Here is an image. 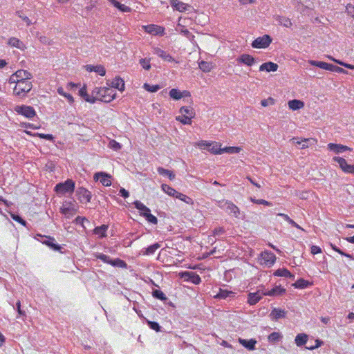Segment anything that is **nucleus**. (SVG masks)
Returning a JSON list of instances; mask_svg holds the SVG:
<instances>
[{
  "label": "nucleus",
  "instance_id": "f257e3e1",
  "mask_svg": "<svg viewBox=\"0 0 354 354\" xmlns=\"http://www.w3.org/2000/svg\"><path fill=\"white\" fill-rule=\"evenodd\" d=\"M32 84L29 80H19L13 89V94L20 98L26 97V94L31 91Z\"/></svg>",
  "mask_w": 354,
  "mask_h": 354
},
{
  "label": "nucleus",
  "instance_id": "f03ea898",
  "mask_svg": "<svg viewBox=\"0 0 354 354\" xmlns=\"http://www.w3.org/2000/svg\"><path fill=\"white\" fill-rule=\"evenodd\" d=\"M75 190V182L71 179H67L64 183H60L55 187V191L58 194H72Z\"/></svg>",
  "mask_w": 354,
  "mask_h": 354
},
{
  "label": "nucleus",
  "instance_id": "7ed1b4c3",
  "mask_svg": "<svg viewBox=\"0 0 354 354\" xmlns=\"http://www.w3.org/2000/svg\"><path fill=\"white\" fill-rule=\"evenodd\" d=\"M308 62L312 66H317V67L324 69V70L333 71V72H336L338 73H347L346 71H345L344 68H342L339 66H335V65H333L331 64H328V63H326L324 62L310 60Z\"/></svg>",
  "mask_w": 354,
  "mask_h": 354
},
{
  "label": "nucleus",
  "instance_id": "20e7f679",
  "mask_svg": "<svg viewBox=\"0 0 354 354\" xmlns=\"http://www.w3.org/2000/svg\"><path fill=\"white\" fill-rule=\"evenodd\" d=\"M77 209L75 207L74 201H64L60 207V212L65 215L66 218L73 216Z\"/></svg>",
  "mask_w": 354,
  "mask_h": 354
},
{
  "label": "nucleus",
  "instance_id": "39448f33",
  "mask_svg": "<svg viewBox=\"0 0 354 354\" xmlns=\"http://www.w3.org/2000/svg\"><path fill=\"white\" fill-rule=\"evenodd\" d=\"M15 111L20 115H24V117L31 119L36 115V111L32 106H26V105H21L17 106L15 108Z\"/></svg>",
  "mask_w": 354,
  "mask_h": 354
},
{
  "label": "nucleus",
  "instance_id": "423d86ee",
  "mask_svg": "<svg viewBox=\"0 0 354 354\" xmlns=\"http://www.w3.org/2000/svg\"><path fill=\"white\" fill-rule=\"evenodd\" d=\"M272 42V39L268 35H264L254 39L252 43V46L255 48H265Z\"/></svg>",
  "mask_w": 354,
  "mask_h": 354
},
{
  "label": "nucleus",
  "instance_id": "0eeeda50",
  "mask_svg": "<svg viewBox=\"0 0 354 354\" xmlns=\"http://www.w3.org/2000/svg\"><path fill=\"white\" fill-rule=\"evenodd\" d=\"M333 160L339 164L340 168L344 172L354 174V165L348 164L344 158L339 156L334 157Z\"/></svg>",
  "mask_w": 354,
  "mask_h": 354
},
{
  "label": "nucleus",
  "instance_id": "6e6552de",
  "mask_svg": "<svg viewBox=\"0 0 354 354\" xmlns=\"http://www.w3.org/2000/svg\"><path fill=\"white\" fill-rule=\"evenodd\" d=\"M76 195L77 196L78 200L82 203H89L92 196L91 192L82 187L77 189Z\"/></svg>",
  "mask_w": 354,
  "mask_h": 354
},
{
  "label": "nucleus",
  "instance_id": "1a4fd4ad",
  "mask_svg": "<svg viewBox=\"0 0 354 354\" xmlns=\"http://www.w3.org/2000/svg\"><path fill=\"white\" fill-rule=\"evenodd\" d=\"M260 261L261 264L265 265L267 267H270L276 261V257L271 252H263L261 254Z\"/></svg>",
  "mask_w": 354,
  "mask_h": 354
},
{
  "label": "nucleus",
  "instance_id": "9d476101",
  "mask_svg": "<svg viewBox=\"0 0 354 354\" xmlns=\"http://www.w3.org/2000/svg\"><path fill=\"white\" fill-rule=\"evenodd\" d=\"M219 206L230 211V213H233L235 217H238L240 212L239 207L234 203L228 201H220Z\"/></svg>",
  "mask_w": 354,
  "mask_h": 354
},
{
  "label": "nucleus",
  "instance_id": "9b49d317",
  "mask_svg": "<svg viewBox=\"0 0 354 354\" xmlns=\"http://www.w3.org/2000/svg\"><path fill=\"white\" fill-rule=\"evenodd\" d=\"M103 88L104 91L101 93L100 98H99V100L105 102H109L113 100L116 95L115 93H113V90L106 87H104Z\"/></svg>",
  "mask_w": 354,
  "mask_h": 354
},
{
  "label": "nucleus",
  "instance_id": "f8f14e48",
  "mask_svg": "<svg viewBox=\"0 0 354 354\" xmlns=\"http://www.w3.org/2000/svg\"><path fill=\"white\" fill-rule=\"evenodd\" d=\"M100 177L101 178L100 179V183L106 187L110 186L111 185V176L104 173V172H98L95 174L94 175V179L97 180H99Z\"/></svg>",
  "mask_w": 354,
  "mask_h": 354
},
{
  "label": "nucleus",
  "instance_id": "ddd939ff",
  "mask_svg": "<svg viewBox=\"0 0 354 354\" xmlns=\"http://www.w3.org/2000/svg\"><path fill=\"white\" fill-rule=\"evenodd\" d=\"M144 28L146 32L153 35H162L164 34V28L157 25L151 24L144 26Z\"/></svg>",
  "mask_w": 354,
  "mask_h": 354
},
{
  "label": "nucleus",
  "instance_id": "4468645a",
  "mask_svg": "<svg viewBox=\"0 0 354 354\" xmlns=\"http://www.w3.org/2000/svg\"><path fill=\"white\" fill-rule=\"evenodd\" d=\"M181 277L185 281H191L194 284H199L201 281L200 277L193 272H185L182 273Z\"/></svg>",
  "mask_w": 354,
  "mask_h": 354
},
{
  "label": "nucleus",
  "instance_id": "2eb2a0df",
  "mask_svg": "<svg viewBox=\"0 0 354 354\" xmlns=\"http://www.w3.org/2000/svg\"><path fill=\"white\" fill-rule=\"evenodd\" d=\"M237 61L248 66H252L255 63V59L249 54H242L237 58Z\"/></svg>",
  "mask_w": 354,
  "mask_h": 354
},
{
  "label": "nucleus",
  "instance_id": "dca6fc26",
  "mask_svg": "<svg viewBox=\"0 0 354 354\" xmlns=\"http://www.w3.org/2000/svg\"><path fill=\"white\" fill-rule=\"evenodd\" d=\"M328 149L330 151H334L336 153H340L345 151H351L352 149L345 145L340 144L329 143L328 145Z\"/></svg>",
  "mask_w": 354,
  "mask_h": 354
},
{
  "label": "nucleus",
  "instance_id": "f3484780",
  "mask_svg": "<svg viewBox=\"0 0 354 354\" xmlns=\"http://www.w3.org/2000/svg\"><path fill=\"white\" fill-rule=\"evenodd\" d=\"M279 68V66L272 62H268L263 63L259 67L260 71H266V72H274L277 71Z\"/></svg>",
  "mask_w": 354,
  "mask_h": 354
},
{
  "label": "nucleus",
  "instance_id": "a211bd4d",
  "mask_svg": "<svg viewBox=\"0 0 354 354\" xmlns=\"http://www.w3.org/2000/svg\"><path fill=\"white\" fill-rule=\"evenodd\" d=\"M55 240L54 238L50 236H45V239L42 241V243L48 245L49 248L55 251H60L62 247L55 243Z\"/></svg>",
  "mask_w": 354,
  "mask_h": 354
},
{
  "label": "nucleus",
  "instance_id": "6ab92c4d",
  "mask_svg": "<svg viewBox=\"0 0 354 354\" xmlns=\"http://www.w3.org/2000/svg\"><path fill=\"white\" fill-rule=\"evenodd\" d=\"M239 343L250 351H253L255 349V344H257V341L254 339H239Z\"/></svg>",
  "mask_w": 354,
  "mask_h": 354
},
{
  "label": "nucleus",
  "instance_id": "aec40b11",
  "mask_svg": "<svg viewBox=\"0 0 354 354\" xmlns=\"http://www.w3.org/2000/svg\"><path fill=\"white\" fill-rule=\"evenodd\" d=\"M108 85L121 91L124 89V82L120 77H116L110 84L108 83Z\"/></svg>",
  "mask_w": 354,
  "mask_h": 354
},
{
  "label": "nucleus",
  "instance_id": "412c9836",
  "mask_svg": "<svg viewBox=\"0 0 354 354\" xmlns=\"http://www.w3.org/2000/svg\"><path fill=\"white\" fill-rule=\"evenodd\" d=\"M15 75L18 77L19 80L26 81L32 78V74L26 70H18L15 72Z\"/></svg>",
  "mask_w": 354,
  "mask_h": 354
},
{
  "label": "nucleus",
  "instance_id": "4be33fe9",
  "mask_svg": "<svg viewBox=\"0 0 354 354\" xmlns=\"http://www.w3.org/2000/svg\"><path fill=\"white\" fill-rule=\"evenodd\" d=\"M86 68L87 71L92 72L94 71L98 73L101 76H104L106 73V70L104 66L102 65L92 66V65H86Z\"/></svg>",
  "mask_w": 354,
  "mask_h": 354
},
{
  "label": "nucleus",
  "instance_id": "5701e85b",
  "mask_svg": "<svg viewBox=\"0 0 354 354\" xmlns=\"http://www.w3.org/2000/svg\"><path fill=\"white\" fill-rule=\"evenodd\" d=\"M286 315V312L285 310L281 308H274L272 310L270 316L272 319L277 320L279 319L285 317Z\"/></svg>",
  "mask_w": 354,
  "mask_h": 354
},
{
  "label": "nucleus",
  "instance_id": "b1692460",
  "mask_svg": "<svg viewBox=\"0 0 354 354\" xmlns=\"http://www.w3.org/2000/svg\"><path fill=\"white\" fill-rule=\"evenodd\" d=\"M262 298V295L259 294V292H250L248 295V302L250 305L256 304Z\"/></svg>",
  "mask_w": 354,
  "mask_h": 354
},
{
  "label": "nucleus",
  "instance_id": "393cba45",
  "mask_svg": "<svg viewBox=\"0 0 354 354\" xmlns=\"http://www.w3.org/2000/svg\"><path fill=\"white\" fill-rule=\"evenodd\" d=\"M170 4L176 10L183 12L187 10V5L183 2L179 1L178 0H170Z\"/></svg>",
  "mask_w": 354,
  "mask_h": 354
},
{
  "label": "nucleus",
  "instance_id": "a878e982",
  "mask_svg": "<svg viewBox=\"0 0 354 354\" xmlns=\"http://www.w3.org/2000/svg\"><path fill=\"white\" fill-rule=\"evenodd\" d=\"M274 275L277 276V277H287V278H291L292 279H295V275L291 274L290 272L286 268L277 270L274 272Z\"/></svg>",
  "mask_w": 354,
  "mask_h": 354
},
{
  "label": "nucleus",
  "instance_id": "bb28decb",
  "mask_svg": "<svg viewBox=\"0 0 354 354\" xmlns=\"http://www.w3.org/2000/svg\"><path fill=\"white\" fill-rule=\"evenodd\" d=\"M155 53L160 57L162 58L165 61L172 62L174 61V59L169 55L167 54L166 52L162 50L160 48H156L155 50Z\"/></svg>",
  "mask_w": 354,
  "mask_h": 354
},
{
  "label": "nucleus",
  "instance_id": "cd10ccee",
  "mask_svg": "<svg viewBox=\"0 0 354 354\" xmlns=\"http://www.w3.org/2000/svg\"><path fill=\"white\" fill-rule=\"evenodd\" d=\"M304 106L302 101L298 100H292L288 102V106L292 110H298Z\"/></svg>",
  "mask_w": 354,
  "mask_h": 354
},
{
  "label": "nucleus",
  "instance_id": "c85d7f7f",
  "mask_svg": "<svg viewBox=\"0 0 354 354\" xmlns=\"http://www.w3.org/2000/svg\"><path fill=\"white\" fill-rule=\"evenodd\" d=\"M180 112L183 115H187L191 118H193L195 116L194 109L192 106H182L180 109Z\"/></svg>",
  "mask_w": 354,
  "mask_h": 354
},
{
  "label": "nucleus",
  "instance_id": "c756f323",
  "mask_svg": "<svg viewBox=\"0 0 354 354\" xmlns=\"http://www.w3.org/2000/svg\"><path fill=\"white\" fill-rule=\"evenodd\" d=\"M308 340V335L304 333L298 334L295 337V344L297 346L304 345Z\"/></svg>",
  "mask_w": 354,
  "mask_h": 354
},
{
  "label": "nucleus",
  "instance_id": "7c9ffc66",
  "mask_svg": "<svg viewBox=\"0 0 354 354\" xmlns=\"http://www.w3.org/2000/svg\"><path fill=\"white\" fill-rule=\"evenodd\" d=\"M115 8L119 9L123 12H129L131 11V8L124 4H122L116 0H109Z\"/></svg>",
  "mask_w": 354,
  "mask_h": 354
},
{
  "label": "nucleus",
  "instance_id": "2f4dec72",
  "mask_svg": "<svg viewBox=\"0 0 354 354\" xmlns=\"http://www.w3.org/2000/svg\"><path fill=\"white\" fill-rule=\"evenodd\" d=\"M157 171L160 175L167 176L170 180L175 178V174L172 171L164 169L162 167H158Z\"/></svg>",
  "mask_w": 354,
  "mask_h": 354
},
{
  "label": "nucleus",
  "instance_id": "473e14b6",
  "mask_svg": "<svg viewBox=\"0 0 354 354\" xmlns=\"http://www.w3.org/2000/svg\"><path fill=\"white\" fill-rule=\"evenodd\" d=\"M160 248V244L158 243H156L145 249L143 252L144 255H152L155 253L156 250Z\"/></svg>",
  "mask_w": 354,
  "mask_h": 354
},
{
  "label": "nucleus",
  "instance_id": "72a5a7b5",
  "mask_svg": "<svg viewBox=\"0 0 354 354\" xmlns=\"http://www.w3.org/2000/svg\"><path fill=\"white\" fill-rule=\"evenodd\" d=\"M8 44L19 49H23L24 48V43L15 37H11L8 41Z\"/></svg>",
  "mask_w": 354,
  "mask_h": 354
},
{
  "label": "nucleus",
  "instance_id": "f704fd0d",
  "mask_svg": "<svg viewBox=\"0 0 354 354\" xmlns=\"http://www.w3.org/2000/svg\"><path fill=\"white\" fill-rule=\"evenodd\" d=\"M268 341L270 343H277L282 339V335L278 332H273L268 337Z\"/></svg>",
  "mask_w": 354,
  "mask_h": 354
},
{
  "label": "nucleus",
  "instance_id": "c9c22d12",
  "mask_svg": "<svg viewBox=\"0 0 354 354\" xmlns=\"http://www.w3.org/2000/svg\"><path fill=\"white\" fill-rule=\"evenodd\" d=\"M161 187H162V189L165 193H167L168 195H169L171 196L176 197L178 192L176 189H174V188H172L171 187H170L169 185H166V184H162Z\"/></svg>",
  "mask_w": 354,
  "mask_h": 354
},
{
  "label": "nucleus",
  "instance_id": "e433bc0d",
  "mask_svg": "<svg viewBox=\"0 0 354 354\" xmlns=\"http://www.w3.org/2000/svg\"><path fill=\"white\" fill-rule=\"evenodd\" d=\"M276 20L280 24V25L286 28H289L292 26L290 19L285 17L277 16Z\"/></svg>",
  "mask_w": 354,
  "mask_h": 354
},
{
  "label": "nucleus",
  "instance_id": "4c0bfd02",
  "mask_svg": "<svg viewBox=\"0 0 354 354\" xmlns=\"http://www.w3.org/2000/svg\"><path fill=\"white\" fill-rule=\"evenodd\" d=\"M241 149L237 147H227L225 148H221V154L223 153H238L241 151Z\"/></svg>",
  "mask_w": 354,
  "mask_h": 354
},
{
  "label": "nucleus",
  "instance_id": "58836bf2",
  "mask_svg": "<svg viewBox=\"0 0 354 354\" xmlns=\"http://www.w3.org/2000/svg\"><path fill=\"white\" fill-rule=\"evenodd\" d=\"M151 212H142L141 213V215L143 216L148 222L151 223H153V224H157L158 223V219L157 218L152 215L151 213Z\"/></svg>",
  "mask_w": 354,
  "mask_h": 354
},
{
  "label": "nucleus",
  "instance_id": "ea45409f",
  "mask_svg": "<svg viewBox=\"0 0 354 354\" xmlns=\"http://www.w3.org/2000/svg\"><path fill=\"white\" fill-rule=\"evenodd\" d=\"M109 264L114 267H118V268H126L127 267V263L123 260H121L120 259H118V258L115 259H111V262Z\"/></svg>",
  "mask_w": 354,
  "mask_h": 354
},
{
  "label": "nucleus",
  "instance_id": "a19ab883",
  "mask_svg": "<svg viewBox=\"0 0 354 354\" xmlns=\"http://www.w3.org/2000/svg\"><path fill=\"white\" fill-rule=\"evenodd\" d=\"M108 229V226L106 225H102L100 227H97L94 230V232L96 234L100 235L102 237L106 236V232Z\"/></svg>",
  "mask_w": 354,
  "mask_h": 354
},
{
  "label": "nucleus",
  "instance_id": "79ce46f5",
  "mask_svg": "<svg viewBox=\"0 0 354 354\" xmlns=\"http://www.w3.org/2000/svg\"><path fill=\"white\" fill-rule=\"evenodd\" d=\"M234 293L232 291H228L226 290L220 289L218 293L216 295V297L219 299H226L228 297H231Z\"/></svg>",
  "mask_w": 354,
  "mask_h": 354
},
{
  "label": "nucleus",
  "instance_id": "37998d69",
  "mask_svg": "<svg viewBox=\"0 0 354 354\" xmlns=\"http://www.w3.org/2000/svg\"><path fill=\"white\" fill-rule=\"evenodd\" d=\"M199 68L203 71V72H209L211 69L212 68V65L210 62H207L205 61H201L198 64Z\"/></svg>",
  "mask_w": 354,
  "mask_h": 354
},
{
  "label": "nucleus",
  "instance_id": "c03bdc74",
  "mask_svg": "<svg viewBox=\"0 0 354 354\" xmlns=\"http://www.w3.org/2000/svg\"><path fill=\"white\" fill-rule=\"evenodd\" d=\"M152 295L153 297L161 301H166L167 299L166 295L161 290L158 289H155L153 290Z\"/></svg>",
  "mask_w": 354,
  "mask_h": 354
},
{
  "label": "nucleus",
  "instance_id": "a18cd8bd",
  "mask_svg": "<svg viewBox=\"0 0 354 354\" xmlns=\"http://www.w3.org/2000/svg\"><path fill=\"white\" fill-rule=\"evenodd\" d=\"M133 205H134L136 209H138V210L141 211L142 213L151 212L149 208H148L147 206H145L143 203H142L139 201H136L135 202H133Z\"/></svg>",
  "mask_w": 354,
  "mask_h": 354
},
{
  "label": "nucleus",
  "instance_id": "49530a36",
  "mask_svg": "<svg viewBox=\"0 0 354 354\" xmlns=\"http://www.w3.org/2000/svg\"><path fill=\"white\" fill-rule=\"evenodd\" d=\"M176 198L180 199L182 201H184L187 204H193L194 203L193 200L190 197H189L182 193H180V192H178Z\"/></svg>",
  "mask_w": 354,
  "mask_h": 354
},
{
  "label": "nucleus",
  "instance_id": "de8ad7c7",
  "mask_svg": "<svg viewBox=\"0 0 354 354\" xmlns=\"http://www.w3.org/2000/svg\"><path fill=\"white\" fill-rule=\"evenodd\" d=\"M308 285L309 282L304 279H299L293 284L297 288H305L308 287Z\"/></svg>",
  "mask_w": 354,
  "mask_h": 354
},
{
  "label": "nucleus",
  "instance_id": "09e8293b",
  "mask_svg": "<svg viewBox=\"0 0 354 354\" xmlns=\"http://www.w3.org/2000/svg\"><path fill=\"white\" fill-rule=\"evenodd\" d=\"M93 255L96 259H100L101 261H102L103 262H104L106 263L109 264L111 262V258L108 255H106L102 253H95Z\"/></svg>",
  "mask_w": 354,
  "mask_h": 354
},
{
  "label": "nucleus",
  "instance_id": "8fccbe9b",
  "mask_svg": "<svg viewBox=\"0 0 354 354\" xmlns=\"http://www.w3.org/2000/svg\"><path fill=\"white\" fill-rule=\"evenodd\" d=\"M169 96L174 100H180L182 98L181 91L176 88H172L169 91Z\"/></svg>",
  "mask_w": 354,
  "mask_h": 354
},
{
  "label": "nucleus",
  "instance_id": "3c124183",
  "mask_svg": "<svg viewBox=\"0 0 354 354\" xmlns=\"http://www.w3.org/2000/svg\"><path fill=\"white\" fill-rule=\"evenodd\" d=\"M176 119L183 124H190L192 122V118L185 115H183L182 116H177Z\"/></svg>",
  "mask_w": 354,
  "mask_h": 354
},
{
  "label": "nucleus",
  "instance_id": "603ef678",
  "mask_svg": "<svg viewBox=\"0 0 354 354\" xmlns=\"http://www.w3.org/2000/svg\"><path fill=\"white\" fill-rule=\"evenodd\" d=\"M292 140L297 145H301V149H306V148L308 147V145L307 143L308 142H310L311 140H314L313 139H304V140L300 142V141L297 140V138H293Z\"/></svg>",
  "mask_w": 354,
  "mask_h": 354
},
{
  "label": "nucleus",
  "instance_id": "864d4df0",
  "mask_svg": "<svg viewBox=\"0 0 354 354\" xmlns=\"http://www.w3.org/2000/svg\"><path fill=\"white\" fill-rule=\"evenodd\" d=\"M144 88L146 91L149 92H156L160 88L159 85H150L147 83L144 84Z\"/></svg>",
  "mask_w": 354,
  "mask_h": 354
},
{
  "label": "nucleus",
  "instance_id": "5fc2aeb1",
  "mask_svg": "<svg viewBox=\"0 0 354 354\" xmlns=\"http://www.w3.org/2000/svg\"><path fill=\"white\" fill-rule=\"evenodd\" d=\"M148 326L152 330H154L156 332H159L161 330V326L159 325L158 322L147 321Z\"/></svg>",
  "mask_w": 354,
  "mask_h": 354
},
{
  "label": "nucleus",
  "instance_id": "6e6d98bb",
  "mask_svg": "<svg viewBox=\"0 0 354 354\" xmlns=\"http://www.w3.org/2000/svg\"><path fill=\"white\" fill-rule=\"evenodd\" d=\"M109 147L115 151H118L121 149V145L115 140L109 141Z\"/></svg>",
  "mask_w": 354,
  "mask_h": 354
},
{
  "label": "nucleus",
  "instance_id": "4d7b16f0",
  "mask_svg": "<svg viewBox=\"0 0 354 354\" xmlns=\"http://www.w3.org/2000/svg\"><path fill=\"white\" fill-rule=\"evenodd\" d=\"M330 246L331 248H333V250H334L335 251L337 252L339 254L343 255V256H345L346 257H348V258H351L352 259H354V257L353 255L351 254H347V253H345L342 250H341L339 248H337L336 245H333V244H330Z\"/></svg>",
  "mask_w": 354,
  "mask_h": 354
},
{
  "label": "nucleus",
  "instance_id": "13d9d810",
  "mask_svg": "<svg viewBox=\"0 0 354 354\" xmlns=\"http://www.w3.org/2000/svg\"><path fill=\"white\" fill-rule=\"evenodd\" d=\"M140 64L142 66V67L144 69H145L147 71H149L151 68V64H150L149 60L145 58L140 59Z\"/></svg>",
  "mask_w": 354,
  "mask_h": 354
},
{
  "label": "nucleus",
  "instance_id": "bf43d9fd",
  "mask_svg": "<svg viewBox=\"0 0 354 354\" xmlns=\"http://www.w3.org/2000/svg\"><path fill=\"white\" fill-rule=\"evenodd\" d=\"M208 150L214 154H221V148L218 147L216 144H212L211 147H208Z\"/></svg>",
  "mask_w": 354,
  "mask_h": 354
},
{
  "label": "nucleus",
  "instance_id": "052dcab7",
  "mask_svg": "<svg viewBox=\"0 0 354 354\" xmlns=\"http://www.w3.org/2000/svg\"><path fill=\"white\" fill-rule=\"evenodd\" d=\"M180 33L185 35L186 37H187L189 40H193L194 38V36L187 30L185 28H181Z\"/></svg>",
  "mask_w": 354,
  "mask_h": 354
},
{
  "label": "nucleus",
  "instance_id": "680f3d73",
  "mask_svg": "<svg viewBox=\"0 0 354 354\" xmlns=\"http://www.w3.org/2000/svg\"><path fill=\"white\" fill-rule=\"evenodd\" d=\"M330 59H331L332 60H333L334 62H335L336 63L339 64V65L341 66H343L347 68H350V69H354V65H351V64H346V63H344L343 62H341V61H339V60H337V59H335L330 57H328Z\"/></svg>",
  "mask_w": 354,
  "mask_h": 354
},
{
  "label": "nucleus",
  "instance_id": "e2e57ef3",
  "mask_svg": "<svg viewBox=\"0 0 354 354\" xmlns=\"http://www.w3.org/2000/svg\"><path fill=\"white\" fill-rule=\"evenodd\" d=\"M274 100L272 97H268V99L263 100L261 102V104L263 106H267L269 104H274Z\"/></svg>",
  "mask_w": 354,
  "mask_h": 354
},
{
  "label": "nucleus",
  "instance_id": "0e129e2a",
  "mask_svg": "<svg viewBox=\"0 0 354 354\" xmlns=\"http://www.w3.org/2000/svg\"><path fill=\"white\" fill-rule=\"evenodd\" d=\"M36 135L40 138L46 139L48 140H54V137L51 134H44V133H37Z\"/></svg>",
  "mask_w": 354,
  "mask_h": 354
},
{
  "label": "nucleus",
  "instance_id": "69168bd1",
  "mask_svg": "<svg viewBox=\"0 0 354 354\" xmlns=\"http://www.w3.org/2000/svg\"><path fill=\"white\" fill-rule=\"evenodd\" d=\"M225 229L222 227H216L214 230L213 234L214 236H219L225 233Z\"/></svg>",
  "mask_w": 354,
  "mask_h": 354
},
{
  "label": "nucleus",
  "instance_id": "338daca9",
  "mask_svg": "<svg viewBox=\"0 0 354 354\" xmlns=\"http://www.w3.org/2000/svg\"><path fill=\"white\" fill-rule=\"evenodd\" d=\"M315 342L316 344L315 346H306V348L308 350H313L315 348H317L318 347H319L323 343V342L319 339H317Z\"/></svg>",
  "mask_w": 354,
  "mask_h": 354
},
{
  "label": "nucleus",
  "instance_id": "774afa93",
  "mask_svg": "<svg viewBox=\"0 0 354 354\" xmlns=\"http://www.w3.org/2000/svg\"><path fill=\"white\" fill-rule=\"evenodd\" d=\"M104 91L102 88H95L92 92L93 95H95L98 99L100 98L101 93Z\"/></svg>",
  "mask_w": 354,
  "mask_h": 354
}]
</instances>
